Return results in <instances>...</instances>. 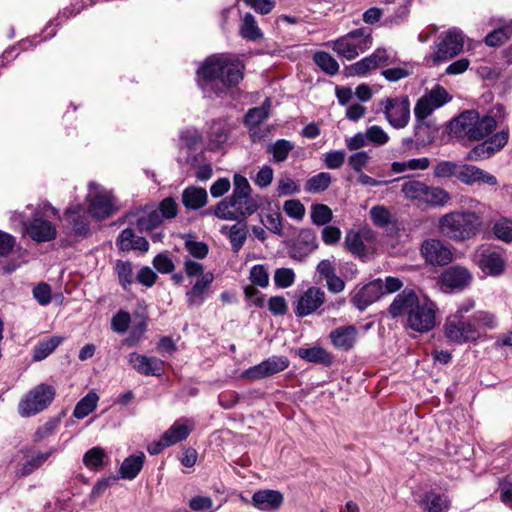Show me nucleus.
Segmentation results:
<instances>
[{
	"label": "nucleus",
	"instance_id": "3",
	"mask_svg": "<svg viewBox=\"0 0 512 512\" xmlns=\"http://www.w3.org/2000/svg\"><path fill=\"white\" fill-rule=\"evenodd\" d=\"M494 117L467 110L450 122V133L461 140L477 141L490 135L496 129Z\"/></svg>",
	"mask_w": 512,
	"mask_h": 512
},
{
	"label": "nucleus",
	"instance_id": "43",
	"mask_svg": "<svg viewBox=\"0 0 512 512\" xmlns=\"http://www.w3.org/2000/svg\"><path fill=\"white\" fill-rule=\"evenodd\" d=\"M313 60L322 71L329 75H335L339 71L338 62L327 52H316L313 56Z\"/></svg>",
	"mask_w": 512,
	"mask_h": 512
},
{
	"label": "nucleus",
	"instance_id": "27",
	"mask_svg": "<svg viewBox=\"0 0 512 512\" xmlns=\"http://www.w3.org/2000/svg\"><path fill=\"white\" fill-rule=\"evenodd\" d=\"M207 192L204 188L190 186L182 193V202L187 209L197 210L207 203Z\"/></svg>",
	"mask_w": 512,
	"mask_h": 512
},
{
	"label": "nucleus",
	"instance_id": "48",
	"mask_svg": "<svg viewBox=\"0 0 512 512\" xmlns=\"http://www.w3.org/2000/svg\"><path fill=\"white\" fill-rule=\"evenodd\" d=\"M471 322L480 330V328L491 330L498 327L496 316L488 311H477L473 314Z\"/></svg>",
	"mask_w": 512,
	"mask_h": 512
},
{
	"label": "nucleus",
	"instance_id": "23",
	"mask_svg": "<svg viewBox=\"0 0 512 512\" xmlns=\"http://www.w3.org/2000/svg\"><path fill=\"white\" fill-rule=\"evenodd\" d=\"M443 286L453 289H462L469 285L472 275L469 270L462 266H451L440 276Z\"/></svg>",
	"mask_w": 512,
	"mask_h": 512
},
{
	"label": "nucleus",
	"instance_id": "29",
	"mask_svg": "<svg viewBox=\"0 0 512 512\" xmlns=\"http://www.w3.org/2000/svg\"><path fill=\"white\" fill-rule=\"evenodd\" d=\"M479 267L489 275H500L505 268V262L502 256L497 252H487L481 255Z\"/></svg>",
	"mask_w": 512,
	"mask_h": 512
},
{
	"label": "nucleus",
	"instance_id": "16",
	"mask_svg": "<svg viewBox=\"0 0 512 512\" xmlns=\"http://www.w3.org/2000/svg\"><path fill=\"white\" fill-rule=\"evenodd\" d=\"M508 140V133L500 131L490 139L476 145L467 155L468 160L479 161L490 158L495 152L502 149Z\"/></svg>",
	"mask_w": 512,
	"mask_h": 512
},
{
	"label": "nucleus",
	"instance_id": "33",
	"mask_svg": "<svg viewBox=\"0 0 512 512\" xmlns=\"http://www.w3.org/2000/svg\"><path fill=\"white\" fill-rule=\"evenodd\" d=\"M297 355L311 363L330 365L332 363L331 355L322 347L299 348Z\"/></svg>",
	"mask_w": 512,
	"mask_h": 512
},
{
	"label": "nucleus",
	"instance_id": "51",
	"mask_svg": "<svg viewBox=\"0 0 512 512\" xmlns=\"http://www.w3.org/2000/svg\"><path fill=\"white\" fill-rule=\"evenodd\" d=\"M492 230L497 239L504 242L512 241V219H499L494 223Z\"/></svg>",
	"mask_w": 512,
	"mask_h": 512
},
{
	"label": "nucleus",
	"instance_id": "30",
	"mask_svg": "<svg viewBox=\"0 0 512 512\" xmlns=\"http://www.w3.org/2000/svg\"><path fill=\"white\" fill-rule=\"evenodd\" d=\"M229 124L224 120L214 121L208 131L211 149H218L228 139Z\"/></svg>",
	"mask_w": 512,
	"mask_h": 512
},
{
	"label": "nucleus",
	"instance_id": "49",
	"mask_svg": "<svg viewBox=\"0 0 512 512\" xmlns=\"http://www.w3.org/2000/svg\"><path fill=\"white\" fill-rule=\"evenodd\" d=\"M331 183V175L327 172H321L309 178L305 189L308 192L316 193L326 190Z\"/></svg>",
	"mask_w": 512,
	"mask_h": 512
},
{
	"label": "nucleus",
	"instance_id": "17",
	"mask_svg": "<svg viewBox=\"0 0 512 512\" xmlns=\"http://www.w3.org/2000/svg\"><path fill=\"white\" fill-rule=\"evenodd\" d=\"M458 180L468 186L485 184L488 186L498 185V180L493 174L471 164L459 166Z\"/></svg>",
	"mask_w": 512,
	"mask_h": 512
},
{
	"label": "nucleus",
	"instance_id": "54",
	"mask_svg": "<svg viewBox=\"0 0 512 512\" xmlns=\"http://www.w3.org/2000/svg\"><path fill=\"white\" fill-rule=\"evenodd\" d=\"M459 166L452 161H440L435 165L433 174L436 178L456 177L458 179Z\"/></svg>",
	"mask_w": 512,
	"mask_h": 512
},
{
	"label": "nucleus",
	"instance_id": "9",
	"mask_svg": "<svg viewBox=\"0 0 512 512\" xmlns=\"http://www.w3.org/2000/svg\"><path fill=\"white\" fill-rule=\"evenodd\" d=\"M86 199L89 202L88 212L94 218L105 219L115 211L111 193L95 183L89 184Z\"/></svg>",
	"mask_w": 512,
	"mask_h": 512
},
{
	"label": "nucleus",
	"instance_id": "25",
	"mask_svg": "<svg viewBox=\"0 0 512 512\" xmlns=\"http://www.w3.org/2000/svg\"><path fill=\"white\" fill-rule=\"evenodd\" d=\"M194 427V422L189 419H180L164 432L165 441L171 446L185 440Z\"/></svg>",
	"mask_w": 512,
	"mask_h": 512
},
{
	"label": "nucleus",
	"instance_id": "12",
	"mask_svg": "<svg viewBox=\"0 0 512 512\" xmlns=\"http://www.w3.org/2000/svg\"><path fill=\"white\" fill-rule=\"evenodd\" d=\"M450 99L451 98L446 89L440 85L435 86L433 89H431V91L424 94L417 101L414 108V114L417 121H424L436 109L449 102Z\"/></svg>",
	"mask_w": 512,
	"mask_h": 512
},
{
	"label": "nucleus",
	"instance_id": "31",
	"mask_svg": "<svg viewBox=\"0 0 512 512\" xmlns=\"http://www.w3.org/2000/svg\"><path fill=\"white\" fill-rule=\"evenodd\" d=\"M271 100L266 98L260 107L251 108L244 117V123L249 129H253L266 120L269 116Z\"/></svg>",
	"mask_w": 512,
	"mask_h": 512
},
{
	"label": "nucleus",
	"instance_id": "13",
	"mask_svg": "<svg viewBox=\"0 0 512 512\" xmlns=\"http://www.w3.org/2000/svg\"><path fill=\"white\" fill-rule=\"evenodd\" d=\"M289 366V360L285 356L273 355L261 363L245 370L243 378L260 380L284 371Z\"/></svg>",
	"mask_w": 512,
	"mask_h": 512
},
{
	"label": "nucleus",
	"instance_id": "60",
	"mask_svg": "<svg viewBox=\"0 0 512 512\" xmlns=\"http://www.w3.org/2000/svg\"><path fill=\"white\" fill-rule=\"evenodd\" d=\"M233 182H234V189H233V193L231 194L230 197H244V196H251V186L248 182V180L240 175V174H235L234 175V178H233Z\"/></svg>",
	"mask_w": 512,
	"mask_h": 512
},
{
	"label": "nucleus",
	"instance_id": "21",
	"mask_svg": "<svg viewBox=\"0 0 512 512\" xmlns=\"http://www.w3.org/2000/svg\"><path fill=\"white\" fill-rule=\"evenodd\" d=\"M283 494L277 490L264 489L255 492L251 504L262 512H275L283 504Z\"/></svg>",
	"mask_w": 512,
	"mask_h": 512
},
{
	"label": "nucleus",
	"instance_id": "46",
	"mask_svg": "<svg viewBox=\"0 0 512 512\" xmlns=\"http://www.w3.org/2000/svg\"><path fill=\"white\" fill-rule=\"evenodd\" d=\"M345 245L347 249L354 255L360 257L366 255L367 249L365 247L361 234L358 232H347L345 237Z\"/></svg>",
	"mask_w": 512,
	"mask_h": 512
},
{
	"label": "nucleus",
	"instance_id": "24",
	"mask_svg": "<svg viewBox=\"0 0 512 512\" xmlns=\"http://www.w3.org/2000/svg\"><path fill=\"white\" fill-rule=\"evenodd\" d=\"M333 346L339 350L352 349L358 338V330L354 325L340 326L330 332Z\"/></svg>",
	"mask_w": 512,
	"mask_h": 512
},
{
	"label": "nucleus",
	"instance_id": "40",
	"mask_svg": "<svg viewBox=\"0 0 512 512\" xmlns=\"http://www.w3.org/2000/svg\"><path fill=\"white\" fill-rule=\"evenodd\" d=\"M99 397L95 392H89L75 406L73 415L78 419L88 416L97 406Z\"/></svg>",
	"mask_w": 512,
	"mask_h": 512
},
{
	"label": "nucleus",
	"instance_id": "28",
	"mask_svg": "<svg viewBox=\"0 0 512 512\" xmlns=\"http://www.w3.org/2000/svg\"><path fill=\"white\" fill-rule=\"evenodd\" d=\"M145 461L143 452L127 457L121 464L119 473L122 479L133 480L142 470Z\"/></svg>",
	"mask_w": 512,
	"mask_h": 512
},
{
	"label": "nucleus",
	"instance_id": "5",
	"mask_svg": "<svg viewBox=\"0 0 512 512\" xmlns=\"http://www.w3.org/2000/svg\"><path fill=\"white\" fill-rule=\"evenodd\" d=\"M50 211L51 214L57 215L58 210L50 204H45L42 209H36L32 220L27 223L22 213L13 212L11 215L12 221H18L21 223L25 232L36 242H48L56 238V227L48 220L43 219V215H46Z\"/></svg>",
	"mask_w": 512,
	"mask_h": 512
},
{
	"label": "nucleus",
	"instance_id": "53",
	"mask_svg": "<svg viewBox=\"0 0 512 512\" xmlns=\"http://www.w3.org/2000/svg\"><path fill=\"white\" fill-rule=\"evenodd\" d=\"M115 269L121 286L124 289H128V287L134 282L131 263L125 261H117Z\"/></svg>",
	"mask_w": 512,
	"mask_h": 512
},
{
	"label": "nucleus",
	"instance_id": "61",
	"mask_svg": "<svg viewBox=\"0 0 512 512\" xmlns=\"http://www.w3.org/2000/svg\"><path fill=\"white\" fill-rule=\"evenodd\" d=\"M131 318L130 314L126 311H119L116 315L113 316L111 320V327L113 331L123 334L127 331Z\"/></svg>",
	"mask_w": 512,
	"mask_h": 512
},
{
	"label": "nucleus",
	"instance_id": "11",
	"mask_svg": "<svg viewBox=\"0 0 512 512\" xmlns=\"http://www.w3.org/2000/svg\"><path fill=\"white\" fill-rule=\"evenodd\" d=\"M436 305L425 299L407 317L406 326L413 331L425 333L432 330L436 324Z\"/></svg>",
	"mask_w": 512,
	"mask_h": 512
},
{
	"label": "nucleus",
	"instance_id": "10",
	"mask_svg": "<svg viewBox=\"0 0 512 512\" xmlns=\"http://www.w3.org/2000/svg\"><path fill=\"white\" fill-rule=\"evenodd\" d=\"M464 46V37L461 31L452 29L442 34L436 43V51L432 55L434 64L447 61L457 56Z\"/></svg>",
	"mask_w": 512,
	"mask_h": 512
},
{
	"label": "nucleus",
	"instance_id": "4",
	"mask_svg": "<svg viewBox=\"0 0 512 512\" xmlns=\"http://www.w3.org/2000/svg\"><path fill=\"white\" fill-rule=\"evenodd\" d=\"M373 45V36L370 29L361 27L345 35L329 41L326 46L331 48L340 58L353 60L361 53L369 50Z\"/></svg>",
	"mask_w": 512,
	"mask_h": 512
},
{
	"label": "nucleus",
	"instance_id": "57",
	"mask_svg": "<svg viewBox=\"0 0 512 512\" xmlns=\"http://www.w3.org/2000/svg\"><path fill=\"white\" fill-rule=\"evenodd\" d=\"M370 217L373 223L379 227L387 226L391 221L390 211L383 205H377L370 209Z\"/></svg>",
	"mask_w": 512,
	"mask_h": 512
},
{
	"label": "nucleus",
	"instance_id": "45",
	"mask_svg": "<svg viewBox=\"0 0 512 512\" xmlns=\"http://www.w3.org/2000/svg\"><path fill=\"white\" fill-rule=\"evenodd\" d=\"M512 35V24L493 30L485 37V44L496 47L505 43Z\"/></svg>",
	"mask_w": 512,
	"mask_h": 512
},
{
	"label": "nucleus",
	"instance_id": "52",
	"mask_svg": "<svg viewBox=\"0 0 512 512\" xmlns=\"http://www.w3.org/2000/svg\"><path fill=\"white\" fill-rule=\"evenodd\" d=\"M413 73V66L409 63H404L401 67L388 68L381 72L382 76L390 82H396L401 79L407 78Z\"/></svg>",
	"mask_w": 512,
	"mask_h": 512
},
{
	"label": "nucleus",
	"instance_id": "35",
	"mask_svg": "<svg viewBox=\"0 0 512 512\" xmlns=\"http://www.w3.org/2000/svg\"><path fill=\"white\" fill-rule=\"evenodd\" d=\"M61 336H52L48 339L38 342L33 349V360L42 361L47 358L62 342Z\"/></svg>",
	"mask_w": 512,
	"mask_h": 512
},
{
	"label": "nucleus",
	"instance_id": "55",
	"mask_svg": "<svg viewBox=\"0 0 512 512\" xmlns=\"http://www.w3.org/2000/svg\"><path fill=\"white\" fill-rule=\"evenodd\" d=\"M311 219L318 226L326 225L332 219V210L325 204H315L311 208Z\"/></svg>",
	"mask_w": 512,
	"mask_h": 512
},
{
	"label": "nucleus",
	"instance_id": "41",
	"mask_svg": "<svg viewBox=\"0 0 512 512\" xmlns=\"http://www.w3.org/2000/svg\"><path fill=\"white\" fill-rule=\"evenodd\" d=\"M240 34L243 38L250 41H256L262 38L263 34L256 23L255 17L252 14L247 13L244 16L240 28Z\"/></svg>",
	"mask_w": 512,
	"mask_h": 512
},
{
	"label": "nucleus",
	"instance_id": "14",
	"mask_svg": "<svg viewBox=\"0 0 512 512\" xmlns=\"http://www.w3.org/2000/svg\"><path fill=\"white\" fill-rule=\"evenodd\" d=\"M421 254L427 262L433 265H447L453 259L452 251L438 239H429L423 242Z\"/></svg>",
	"mask_w": 512,
	"mask_h": 512
},
{
	"label": "nucleus",
	"instance_id": "64",
	"mask_svg": "<svg viewBox=\"0 0 512 512\" xmlns=\"http://www.w3.org/2000/svg\"><path fill=\"white\" fill-rule=\"evenodd\" d=\"M346 154L342 150H334L325 154L324 164L329 169H338L345 162Z\"/></svg>",
	"mask_w": 512,
	"mask_h": 512
},
{
	"label": "nucleus",
	"instance_id": "20",
	"mask_svg": "<svg viewBox=\"0 0 512 512\" xmlns=\"http://www.w3.org/2000/svg\"><path fill=\"white\" fill-rule=\"evenodd\" d=\"M128 362L138 373L146 376H159L164 371V362L156 357H147L132 352L128 355Z\"/></svg>",
	"mask_w": 512,
	"mask_h": 512
},
{
	"label": "nucleus",
	"instance_id": "39",
	"mask_svg": "<svg viewBox=\"0 0 512 512\" xmlns=\"http://www.w3.org/2000/svg\"><path fill=\"white\" fill-rule=\"evenodd\" d=\"M162 216L158 210L147 207L137 219V227L140 230H151L161 224Z\"/></svg>",
	"mask_w": 512,
	"mask_h": 512
},
{
	"label": "nucleus",
	"instance_id": "44",
	"mask_svg": "<svg viewBox=\"0 0 512 512\" xmlns=\"http://www.w3.org/2000/svg\"><path fill=\"white\" fill-rule=\"evenodd\" d=\"M214 215L221 220H227V221L241 220L240 216L238 215L235 208L233 207L229 197H226L225 199H223L216 205V207L214 209Z\"/></svg>",
	"mask_w": 512,
	"mask_h": 512
},
{
	"label": "nucleus",
	"instance_id": "38",
	"mask_svg": "<svg viewBox=\"0 0 512 512\" xmlns=\"http://www.w3.org/2000/svg\"><path fill=\"white\" fill-rule=\"evenodd\" d=\"M229 199L241 219L252 215L258 209L257 202L251 196L229 197Z\"/></svg>",
	"mask_w": 512,
	"mask_h": 512
},
{
	"label": "nucleus",
	"instance_id": "47",
	"mask_svg": "<svg viewBox=\"0 0 512 512\" xmlns=\"http://www.w3.org/2000/svg\"><path fill=\"white\" fill-rule=\"evenodd\" d=\"M53 449H50L46 452L38 453L26 463L23 464L22 468L19 470L18 474L20 476H28L33 473L36 469L40 468L45 461L52 455Z\"/></svg>",
	"mask_w": 512,
	"mask_h": 512
},
{
	"label": "nucleus",
	"instance_id": "22",
	"mask_svg": "<svg viewBox=\"0 0 512 512\" xmlns=\"http://www.w3.org/2000/svg\"><path fill=\"white\" fill-rule=\"evenodd\" d=\"M214 280L212 272H206L201 278H197L191 289L186 292V301L189 307H200L206 297Z\"/></svg>",
	"mask_w": 512,
	"mask_h": 512
},
{
	"label": "nucleus",
	"instance_id": "62",
	"mask_svg": "<svg viewBox=\"0 0 512 512\" xmlns=\"http://www.w3.org/2000/svg\"><path fill=\"white\" fill-rule=\"evenodd\" d=\"M60 423L59 418H50L42 426H40L34 435V439L37 442L42 441L46 437L52 435Z\"/></svg>",
	"mask_w": 512,
	"mask_h": 512
},
{
	"label": "nucleus",
	"instance_id": "34",
	"mask_svg": "<svg viewBox=\"0 0 512 512\" xmlns=\"http://www.w3.org/2000/svg\"><path fill=\"white\" fill-rule=\"evenodd\" d=\"M220 232L228 236L234 252H238L247 239V229L244 225L234 224L229 229L223 226Z\"/></svg>",
	"mask_w": 512,
	"mask_h": 512
},
{
	"label": "nucleus",
	"instance_id": "1",
	"mask_svg": "<svg viewBox=\"0 0 512 512\" xmlns=\"http://www.w3.org/2000/svg\"><path fill=\"white\" fill-rule=\"evenodd\" d=\"M244 65L232 55H213L206 59L198 71L199 85L210 97L236 86L243 79Z\"/></svg>",
	"mask_w": 512,
	"mask_h": 512
},
{
	"label": "nucleus",
	"instance_id": "63",
	"mask_svg": "<svg viewBox=\"0 0 512 512\" xmlns=\"http://www.w3.org/2000/svg\"><path fill=\"white\" fill-rule=\"evenodd\" d=\"M283 209L289 217L296 220H301L305 215V207L299 200H287Z\"/></svg>",
	"mask_w": 512,
	"mask_h": 512
},
{
	"label": "nucleus",
	"instance_id": "6",
	"mask_svg": "<svg viewBox=\"0 0 512 512\" xmlns=\"http://www.w3.org/2000/svg\"><path fill=\"white\" fill-rule=\"evenodd\" d=\"M55 397V389L47 384H40L26 393L18 404V413L29 417L45 410Z\"/></svg>",
	"mask_w": 512,
	"mask_h": 512
},
{
	"label": "nucleus",
	"instance_id": "8",
	"mask_svg": "<svg viewBox=\"0 0 512 512\" xmlns=\"http://www.w3.org/2000/svg\"><path fill=\"white\" fill-rule=\"evenodd\" d=\"M445 336L456 344L475 342L481 337V331L471 322L460 315H451L444 325Z\"/></svg>",
	"mask_w": 512,
	"mask_h": 512
},
{
	"label": "nucleus",
	"instance_id": "42",
	"mask_svg": "<svg viewBox=\"0 0 512 512\" xmlns=\"http://www.w3.org/2000/svg\"><path fill=\"white\" fill-rule=\"evenodd\" d=\"M294 143L286 139H278L268 146L267 151L273 155L275 162H283L294 149Z\"/></svg>",
	"mask_w": 512,
	"mask_h": 512
},
{
	"label": "nucleus",
	"instance_id": "15",
	"mask_svg": "<svg viewBox=\"0 0 512 512\" xmlns=\"http://www.w3.org/2000/svg\"><path fill=\"white\" fill-rule=\"evenodd\" d=\"M325 300L326 294L321 288L310 287L299 297L294 312L298 317L308 316L316 312Z\"/></svg>",
	"mask_w": 512,
	"mask_h": 512
},
{
	"label": "nucleus",
	"instance_id": "59",
	"mask_svg": "<svg viewBox=\"0 0 512 512\" xmlns=\"http://www.w3.org/2000/svg\"><path fill=\"white\" fill-rule=\"evenodd\" d=\"M295 281V273L290 268H278L274 273V282L280 288H288Z\"/></svg>",
	"mask_w": 512,
	"mask_h": 512
},
{
	"label": "nucleus",
	"instance_id": "7",
	"mask_svg": "<svg viewBox=\"0 0 512 512\" xmlns=\"http://www.w3.org/2000/svg\"><path fill=\"white\" fill-rule=\"evenodd\" d=\"M381 112L395 129L406 127L410 121V101L408 96L387 97L379 102Z\"/></svg>",
	"mask_w": 512,
	"mask_h": 512
},
{
	"label": "nucleus",
	"instance_id": "18",
	"mask_svg": "<svg viewBox=\"0 0 512 512\" xmlns=\"http://www.w3.org/2000/svg\"><path fill=\"white\" fill-rule=\"evenodd\" d=\"M382 295H384L383 281L376 279L361 287L354 294L351 302L358 310L363 311Z\"/></svg>",
	"mask_w": 512,
	"mask_h": 512
},
{
	"label": "nucleus",
	"instance_id": "19",
	"mask_svg": "<svg viewBox=\"0 0 512 512\" xmlns=\"http://www.w3.org/2000/svg\"><path fill=\"white\" fill-rule=\"evenodd\" d=\"M420 299L412 289H404L399 293L389 306V313L392 317L406 315L407 317L420 304Z\"/></svg>",
	"mask_w": 512,
	"mask_h": 512
},
{
	"label": "nucleus",
	"instance_id": "58",
	"mask_svg": "<svg viewBox=\"0 0 512 512\" xmlns=\"http://www.w3.org/2000/svg\"><path fill=\"white\" fill-rule=\"evenodd\" d=\"M366 136L369 142L378 146L385 145L390 139L384 129L378 125L368 127L366 129Z\"/></svg>",
	"mask_w": 512,
	"mask_h": 512
},
{
	"label": "nucleus",
	"instance_id": "37",
	"mask_svg": "<svg viewBox=\"0 0 512 512\" xmlns=\"http://www.w3.org/2000/svg\"><path fill=\"white\" fill-rule=\"evenodd\" d=\"M450 501L445 497L435 493H429L421 501V506L425 512H447Z\"/></svg>",
	"mask_w": 512,
	"mask_h": 512
},
{
	"label": "nucleus",
	"instance_id": "2",
	"mask_svg": "<svg viewBox=\"0 0 512 512\" xmlns=\"http://www.w3.org/2000/svg\"><path fill=\"white\" fill-rule=\"evenodd\" d=\"M463 207L464 210L452 211L439 218V232L444 237L453 241H466L481 230L485 205L468 197L463 200Z\"/></svg>",
	"mask_w": 512,
	"mask_h": 512
},
{
	"label": "nucleus",
	"instance_id": "36",
	"mask_svg": "<svg viewBox=\"0 0 512 512\" xmlns=\"http://www.w3.org/2000/svg\"><path fill=\"white\" fill-rule=\"evenodd\" d=\"M426 183L420 180H407L401 186V192L407 200L422 202Z\"/></svg>",
	"mask_w": 512,
	"mask_h": 512
},
{
	"label": "nucleus",
	"instance_id": "50",
	"mask_svg": "<svg viewBox=\"0 0 512 512\" xmlns=\"http://www.w3.org/2000/svg\"><path fill=\"white\" fill-rule=\"evenodd\" d=\"M106 453L101 447L89 449L83 456V463L89 469H98L103 465Z\"/></svg>",
	"mask_w": 512,
	"mask_h": 512
},
{
	"label": "nucleus",
	"instance_id": "56",
	"mask_svg": "<svg viewBox=\"0 0 512 512\" xmlns=\"http://www.w3.org/2000/svg\"><path fill=\"white\" fill-rule=\"evenodd\" d=\"M249 279L252 284L261 288H266L269 285L268 269L262 264L254 265L250 269Z\"/></svg>",
	"mask_w": 512,
	"mask_h": 512
},
{
	"label": "nucleus",
	"instance_id": "26",
	"mask_svg": "<svg viewBox=\"0 0 512 512\" xmlns=\"http://www.w3.org/2000/svg\"><path fill=\"white\" fill-rule=\"evenodd\" d=\"M450 200L451 196L444 188L427 184L421 204L431 207H443L447 205Z\"/></svg>",
	"mask_w": 512,
	"mask_h": 512
},
{
	"label": "nucleus",
	"instance_id": "32",
	"mask_svg": "<svg viewBox=\"0 0 512 512\" xmlns=\"http://www.w3.org/2000/svg\"><path fill=\"white\" fill-rule=\"evenodd\" d=\"M82 210V206L77 204L71 205L65 211V215L69 218L73 225L74 233L77 235H85L89 230L87 218L84 215H80Z\"/></svg>",
	"mask_w": 512,
	"mask_h": 512
}]
</instances>
